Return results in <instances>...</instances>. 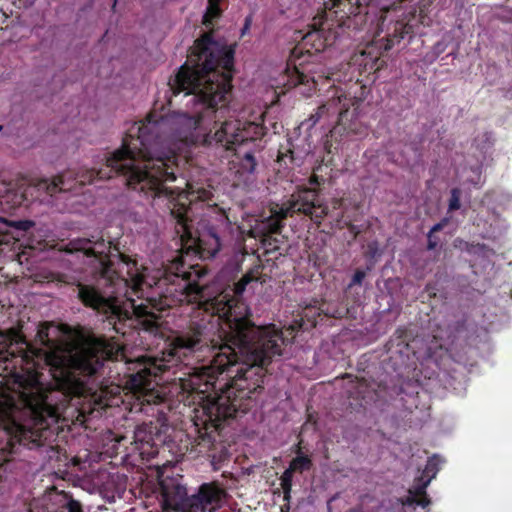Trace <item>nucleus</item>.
Wrapping results in <instances>:
<instances>
[{
  "mask_svg": "<svg viewBox=\"0 0 512 512\" xmlns=\"http://www.w3.org/2000/svg\"><path fill=\"white\" fill-rule=\"evenodd\" d=\"M60 251L82 252L90 258L92 276L98 284H123L138 298L143 297L145 289H155L158 299L147 297L136 304L131 297L120 299L95 285L77 284L81 303L105 315L118 334L125 336L134 329L156 334L161 326L160 312L183 303L195 304L203 311L201 317L190 319L163 351L161 359L134 363L126 387L140 401V411H144L146 404L161 401L155 395L159 374L176 365L187 352L202 350L210 344L215 351L210 366L192 375L183 388L198 401L206 416L201 425L194 423L197 435L191 451L214 461L222 422L252 408L264 390L266 367L278 360L287 346V337L274 324L257 326L252 322L251 311L242 300L247 285L260 279L263 265L255 264L233 287L210 298L204 282L207 271L198 265H186L181 257L162 269H151L139 263L136 254H126L116 246L112 251L111 242L103 238L74 239Z\"/></svg>",
  "mask_w": 512,
  "mask_h": 512,
  "instance_id": "1",
  "label": "nucleus"
},
{
  "mask_svg": "<svg viewBox=\"0 0 512 512\" xmlns=\"http://www.w3.org/2000/svg\"><path fill=\"white\" fill-rule=\"evenodd\" d=\"M122 356L119 344L104 336L71 341L53 323L39 326L34 335V460L41 461L42 470L66 471L69 457L55 442L73 397L90 396L100 407L118 405L121 386L93 389L87 379L98 375L105 361Z\"/></svg>",
  "mask_w": 512,
  "mask_h": 512,
  "instance_id": "2",
  "label": "nucleus"
},
{
  "mask_svg": "<svg viewBox=\"0 0 512 512\" xmlns=\"http://www.w3.org/2000/svg\"><path fill=\"white\" fill-rule=\"evenodd\" d=\"M159 130L160 123L148 115L145 121L135 123L126 132L119 149L109 156L105 155L102 167L83 169L75 174L73 180L71 172L62 173L51 180L34 177V194L44 192L46 197L52 198L59 192L71 191L75 184L84 186L98 179L121 176L131 190L147 197H165L170 214L176 221V233L182 240L192 238L193 206L199 203L210 206L214 195L209 188L198 183L185 181V189L169 186L177 181L179 156L163 145ZM38 198V195H34V202ZM47 201L50 202V199Z\"/></svg>",
  "mask_w": 512,
  "mask_h": 512,
  "instance_id": "3",
  "label": "nucleus"
},
{
  "mask_svg": "<svg viewBox=\"0 0 512 512\" xmlns=\"http://www.w3.org/2000/svg\"><path fill=\"white\" fill-rule=\"evenodd\" d=\"M233 47L222 45L205 33L195 40L186 62L179 68L169 86L174 95L184 92L200 106L193 115L187 113L181 122L202 136L207 147L233 151L243 173H253L257 166V141L266 133L258 122H241L228 116L234 71Z\"/></svg>",
  "mask_w": 512,
  "mask_h": 512,
  "instance_id": "4",
  "label": "nucleus"
},
{
  "mask_svg": "<svg viewBox=\"0 0 512 512\" xmlns=\"http://www.w3.org/2000/svg\"><path fill=\"white\" fill-rule=\"evenodd\" d=\"M330 43L325 28L313 29L306 33L290 52L285 68L288 78L286 86L294 88L303 85L308 87L307 90L310 93L316 90L320 82L332 81L335 94L320 105L314 114L302 122V125L311 128L323 119L328 125L334 124L330 130L332 135H362L366 132V127L359 120V116L361 106L368 94L366 85L359 79L352 82L350 78V83L346 84L345 88L336 87L335 82L341 81V75L338 72L322 71L311 75V70L305 67L308 64V57L324 51Z\"/></svg>",
  "mask_w": 512,
  "mask_h": 512,
  "instance_id": "5",
  "label": "nucleus"
},
{
  "mask_svg": "<svg viewBox=\"0 0 512 512\" xmlns=\"http://www.w3.org/2000/svg\"><path fill=\"white\" fill-rule=\"evenodd\" d=\"M290 209L308 216L317 225L321 224L326 216L330 217L334 222L332 227L340 230L347 228L353 240H356L362 232L369 228V224H355L360 217L357 206L349 210L344 207V201L340 198H333L330 205H325L319 191L315 188L299 189L297 193L293 194Z\"/></svg>",
  "mask_w": 512,
  "mask_h": 512,
  "instance_id": "6",
  "label": "nucleus"
},
{
  "mask_svg": "<svg viewBox=\"0 0 512 512\" xmlns=\"http://www.w3.org/2000/svg\"><path fill=\"white\" fill-rule=\"evenodd\" d=\"M160 506L163 512H186L189 498L183 476L164 477L159 480Z\"/></svg>",
  "mask_w": 512,
  "mask_h": 512,
  "instance_id": "7",
  "label": "nucleus"
},
{
  "mask_svg": "<svg viewBox=\"0 0 512 512\" xmlns=\"http://www.w3.org/2000/svg\"><path fill=\"white\" fill-rule=\"evenodd\" d=\"M387 386L375 380L368 381L364 378L351 379L346 388L349 405L353 409L364 408L375 403L386 394Z\"/></svg>",
  "mask_w": 512,
  "mask_h": 512,
  "instance_id": "8",
  "label": "nucleus"
},
{
  "mask_svg": "<svg viewBox=\"0 0 512 512\" xmlns=\"http://www.w3.org/2000/svg\"><path fill=\"white\" fill-rule=\"evenodd\" d=\"M34 512H82V507L80 502L52 486L41 497L34 498Z\"/></svg>",
  "mask_w": 512,
  "mask_h": 512,
  "instance_id": "9",
  "label": "nucleus"
},
{
  "mask_svg": "<svg viewBox=\"0 0 512 512\" xmlns=\"http://www.w3.org/2000/svg\"><path fill=\"white\" fill-rule=\"evenodd\" d=\"M349 313V308L342 302L322 301L318 306L310 305L304 308L300 328L308 329V326L304 327L305 320L309 323L310 328H314L317 326L319 321H322L323 317L342 319L347 317Z\"/></svg>",
  "mask_w": 512,
  "mask_h": 512,
  "instance_id": "10",
  "label": "nucleus"
},
{
  "mask_svg": "<svg viewBox=\"0 0 512 512\" xmlns=\"http://www.w3.org/2000/svg\"><path fill=\"white\" fill-rule=\"evenodd\" d=\"M160 439L157 427L152 424H143L138 426L133 433L130 453L138 454L142 460L150 461L158 454V444L156 440Z\"/></svg>",
  "mask_w": 512,
  "mask_h": 512,
  "instance_id": "11",
  "label": "nucleus"
},
{
  "mask_svg": "<svg viewBox=\"0 0 512 512\" xmlns=\"http://www.w3.org/2000/svg\"><path fill=\"white\" fill-rule=\"evenodd\" d=\"M384 63L385 61L379 56L377 49L373 46H368L366 49L355 53L347 65L349 69L357 70L361 76L379 71Z\"/></svg>",
  "mask_w": 512,
  "mask_h": 512,
  "instance_id": "12",
  "label": "nucleus"
},
{
  "mask_svg": "<svg viewBox=\"0 0 512 512\" xmlns=\"http://www.w3.org/2000/svg\"><path fill=\"white\" fill-rule=\"evenodd\" d=\"M371 0H327L324 3L325 16L343 19L348 14L361 13V7L368 6Z\"/></svg>",
  "mask_w": 512,
  "mask_h": 512,
  "instance_id": "13",
  "label": "nucleus"
},
{
  "mask_svg": "<svg viewBox=\"0 0 512 512\" xmlns=\"http://www.w3.org/2000/svg\"><path fill=\"white\" fill-rule=\"evenodd\" d=\"M197 247L201 257L213 258L221 248V239L217 229L211 226L199 233Z\"/></svg>",
  "mask_w": 512,
  "mask_h": 512,
  "instance_id": "14",
  "label": "nucleus"
},
{
  "mask_svg": "<svg viewBox=\"0 0 512 512\" xmlns=\"http://www.w3.org/2000/svg\"><path fill=\"white\" fill-rule=\"evenodd\" d=\"M288 213L289 209L281 208L261 223L259 232L264 240L281 233V230L284 227L283 221L287 218Z\"/></svg>",
  "mask_w": 512,
  "mask_h": 512,
  "instance_id": "15",
  "label": "nucleus"
},
{
  "mask_svg": "<svg viewBox=\"0 0 512 512\" xmlns=\"http://www.w3.org/2000/svg\"><path fill=\"white\" fill-rule=\"evenodd\" d=\"M412 32L413 27L404 20L391 22L386 30L385 38L387 43L385 49H391L395 44L400 43L406 35H410Z\"/></svg>",
  "mask_w": 512,
  "mask_h": 512,
  "instance_id": "16",
  "label": "nucleus"
},
{
  "mask_svg": "<svg viewBox=\"0 0 512 512\" xmlns=\"http://www.w3.org/2000/svg\"><path fill=\"white\" fill-rule=\"evenodd\" d=\"M15 394L19 405L27 409L29 413H32V381L29 377L17 381Z\"/></svg>",
  "mask_w": 512,
  "mask_h": 512,
  "instance_id": "17",
  "label": "nucleus"
},
{
  "mask_svg": "<svg viewBox=\"0 0 512 512\" xmlns=\"http://www.w3.org/2000/svg\"><path fill=\"white\" fill-rule=\"evenodd\" d=\"M125 489V482L121 481L119 476H111L103 486L104 495L110 502H114L116 498H122Z\"/></svg>",
  "mask_w": 512,
  "mask_h": 512,
  "instance_id": "18",
  "label": "nucleus"
},
{
  "mask_svg": "<svg viewBox=\"0 0 512 512\" xmlns=\"http://www.w3.org/2000/svg\"><path fill=\"white\" fill-rule=\"evenodd\" d=\"M297 456L293 458L289 464V466L292 468V470H295V472L302 473L303 471L310 470L312 467V460L306 456L301 455V447L298 446V450L296 451Z\"/></svg>",
  "mask_w": 512,
  "mask_h": 512,
  "instance_id": "19",
  "label": "nucleus"
},
{
  "mask_svg": "<svg viewBox=\"0 0 512 512\" xmlns=\"http://www.w3.org/2000/svg\"><path fill=\"white\" fill-rule=\"evenodd\" d=\"M295 161L292 144L290 141H287V144L285 146L281 145L278 150L277 162L287 166L288 164H294Z\"/></svg>",
  "mask_w": 512,
  "mask_h": 512,
  "instance_id": "20",
  "label": "nucleus"
},
{
  "mask_svg": "<svg viewBox=\"0 0 512 512\" xmlns=\"http://www.w3.org/2000/svg\"><path fill=\"white\" fill-rule=\"evenodd\" d=\"M221 0H208L207 11L204 15V24L211 22L213 19L218 18L222 14L220 8Z\"/></svg>",
  "mask_w": 512,
  "mask_h": 512,
  "instance_id": "21",
  "label": "nucleus"
},
{
  "mask_svg": "<svg viewBox=\"0 0 512 512\" xmlns=\"http://www.w3.org/2000/svg\"><path fill=\"white\" fill-rule=\"evenodd\" d=\"M38 267L35 268L34 267V278H33V281L34 283L36 282H54V281H58V282H62L64 281L63 280V275L60 274V273H55V272H48L46 275H42V273H40L38 271Z\"/></svg>",
  "mask_w": 512,
  "mask_h": 512,
  "instance_id": "22",
  "label": "nucleus"
},
{
  "mask_svg": "<svg viewBox=\"0 0 512 512\" xmlns=\"http://www.w3.org/2000/svg\"><path fill=\"white\" fill-rule=\"evenodd\" d=\"M439 465H440V460L436 455H434L433 457L428 459V461L425 465V468L423 470V474L432 480L433 478L436 477V475L440 469Z\"/></svg>",
  "mask_w": 512,
  "mask_h": 512,
  "instance_id": "23",
  "label": "nucleus"
},
{
  "mask_svg": "<svg viewBox=\"0 0 512 512\" xmlns=\"http://www.w3.org/2000/svg\"><path fill=\"white\" fill-rule=\"evenodd\" d=\"M431 479L426 477L423 473L420 477H418L415 481V485L412 489L409 490V493H414L415 495H423L426 492V488L428 487Z\"/></svg>",
  "mask_w": 512,
  "mask_h": 512,
  "instance_id": "24",
  "label": "nucleus"
},
{
  "mask_svg": "<svg viewBox=\"0 0 512 512\" xmlns=\"http://www.w3.org/2000/svg\"><path fill=\"white\" fill-rule=\"evenodd\" d=\"M461 190L459 188H452L450 191V199L448 205V211L453 212L460 208Z\"/></svg>",
  "mask_w": 512,
  "mask_h": 512,
  "instance_id": "25",
  "label": "nucleus"
},
{
  "mask_svg": "<svg viewBox=\"0 0 512 512\" xmlns=\"http://www.w3.org/2000/svg\"><path fill=\"white\" fill-rule=\"evenodd\" d=\"M366 277V272L361 269H357L353 274L350 283L348 284V288H352L355 285H362L363 280Z\"/></svg>",
  "mask_w": 512,
  "mask_h": 512,
  "instance_id": "26",
  "label": "nucleus"
},
{
  "mask_svg": "<svg viewBox=\"0 0 512 512\" xmlns=\"http://www.w3.org/2000/svg\"><path fill=\"white\" fill-rule=\"evenodd\" d=\"M281 488L283 490V499L285 502L289 504L291 500V490H292V483H280Z\"/></svg>",
  "mask_w": 512,
  "mask_h": 512,
  "instance_id": "27",
  "label": "nucleus"
},
{
  "mask_svg": "<svg viewBox=\"0 0 512 512\" xmlns=\"http://www.w3.org/2000/svg\"><path fill=\"white\" fill-rule=\"evenodd\" d=\"M295 473V470H292V468L289 466L281 475L280 477V483H292L293 482V474Z\"/></svg>",
  "mask_w": 512,
  "mask_h": 512,
  "instance_id": "28",
  "label": "nucleus"
},
{
  "mask_svg": "<svg viewBox=\"0 0 512 512\" xmlns=\"http://www.w3.org/2000/svg\"><path fill=\"white\" fill-rule=\"evenodd\" d=\"M431 504V500L428 497L427 493L423 495H416V505L421 506L422 508H426Z\"/></svg>",
  "mask_w": 512,
  "mask_h": 512,
  "instance_id": "29",
  "label": "nucleus"
},
{
  "mask_svg": "<svg viewBox=\"0 0 512 512\" xmlns=\"http://www.w3.org/2000/svg\"><path fill=\"white\" fill-rule=\"evenodd\" d=\"M378 243L377 241H373V242H370L368 245H367V251H366V255L368 257H371V258H374L377 254H378Z\"/></svg>",
  "mask_w": 512,
  "mask_h": 512,
  "instance_id": "30",
  "label": "nucleus"
},
{
  "mask_svg": "<svg viewBox=\"0 0 512 512\" xmlns=\"http://www.w3.org/2000/svg\"><path fill=\"white\" fill-rule=\"evenodd\" d=\"M427 240H428V242H427L428 250H434L438 246L439 240L434 234L428 233Z\"/></svg>",
  "mask_w": 512,
  "mask_h": 512,
  "instance_id": "31",
  "label": "nucleus"
},
{
  "mask_svg": "<svg viewBox=\"0 0 512 512\" xmlns=\"http://www.w3.org/2000/svg\"><path fill=\"white\" fill-rule=\"evenodd\" d=\"M410 495L406 498L402 499V504L406 506L416 505V495L414 493H409Z\"/></svg>",
  "mask_w": 512,
  "mask_h": 512,
  "instance_id": "32",
  "label": "nucleus"
},
{
  "mask_svg": "<svg viewBox=\"0 0 512 512\" xmlns=\"http://www.w3.org/2000/svg\"><path fill=\"white\" fill-rule=\"evenodd\" d=\"M445 223L444 222H440V223H437L435 224L429 231V234H434L438 231H441L444 227Z\"/></svg>",
  "mask_w": 512,
  "mask_h": 512,
  "instance_id": "33",
  "label": "nucleus"
},
{
  "mask_svg": "<svg viewBox=\"0 0 512 512\" xmlns=\"http://www.w3.org/2000/svg\"><path fill=\"white\" fill-rule=\"evenodd\" d=\"M444 50H445V44H444V43H442V42H437V43L434 45V51H435L437 54L442 53Z\"/></svg>",
  "mask_w": 512,
  "mask_h": 512,
  "instance_id": "34",
  "label": "nucleus"
},
{
  "mask_svg": "<svg viewBox=\"0 0 512 512\" xmlns=\"http://www.w3.org/2000/svg\"><path fill=\"white\" fill-rule=\"evenodd\" d=\"M18 257H19V262L22 264L24 261H28L29 254L26 251H23L22 253H20L18 255Z\"/></svg>",
  "mask_w": 512,
  "mask_h": 512,
  "instance_id": "35",
  "label": "nucleus"
},
{
  "mask_svg": "<svg viewBox=\"0 0 512 512\" xmlns=\"http://www.w3.org/2000/svg\"><path fill=\"white\" fill-rule=\"evenodd\" d=\"M221 213H220V217H221V220L228 223L229 222V219H228V216L226 215L225 211L220 209Z\"/></svg>",
  "mask_w": 512,
  "mask_h": 512,
  "instance_id": "36",
  "label": "nucleus"
},
{
  "mask_svg": "<svg viewBox=\"0 0 512 512\" xmlns=\"http://www.w3.org/2000/svg\"><path fill=\"white\" fill-rule=\"evenodd\" d=\"M7 341V337L4 334H0V343H4Z\"/></svg>",
  "mask_w": 512,
  "mask_h": 512,
  "instance_id": "37",
  "label": "nucleus"
},
{
  "mask_svg": "<svg viewBox=\"0 0 512 512\" xmlns=\"http://www.w3.org/2000/svg\"><path fill=\"white\" fill-rule=\"evenodd\" d=\"M311 183H316L318 184V181H317V177L316 176H313L310 180Z\"/></svg>",
  "mask_w": 512,
  "mask_h": 512,
  "instance_id": "38",
  "label": "nucleus"
},
{
  "mask_svg": "<svg viewBox=\"0 0 512 512\" xmlns=\"http://www.w3.org/2000/svg\"><path fill=\"white\" fill-rule=\"evenodd\" d=\"M430 289H431V285H430V284H427V285H426V290H427V291H430Z\"/></svg>",
  "mask_w": 512,
  "mask_h": 512,
  "instance_id": "39",
  "label": "nucleus"
},
{
  "mask_svg": "<svg viewBox=\"0 0 512 512\" xmlns=\"http://www.w3.org/2000/svg\"><path fill=\"white\" fill-rule=\"evenodd\" d=\"M4 130V126L0 125V133Z\"/></svg>",
  "mask_w": 512,
  "mask_h": 512,
  "instance_id": "40",
  "label": "nucleus"
},
{
  "mask_svg": "<svg viewBox=\"0 0 512 512\" xmlns=\"http://www.w3.org/2000/svg\"><path fill=\"white\" fill-rule=\"evenodd\" d=\"M237 512H241V511L239 510V511H237Z\"/></svg>",
  "mask_w": 512,
  "mask_h": 512,
  "instance_id": "41",
  "label": "nucleus"
}]
</instances>
